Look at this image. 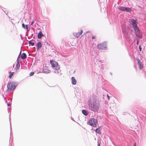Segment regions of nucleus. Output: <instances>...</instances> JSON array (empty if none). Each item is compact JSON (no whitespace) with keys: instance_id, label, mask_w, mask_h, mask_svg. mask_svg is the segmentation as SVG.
I'll return each instance as SVG.
<instances>
[{"instance_id":"f8f14e48","label":"nucleus","mask_w":146,"mask_h":146,"mask_svg":"<svg viewBox=\"0 0 146 146\" xmlns=\"http://www.w3.org/2000/svg\"><path fill=\"white\" fill-rule=\"evenodd\" d=\"M36 46L37 49L39 50V49L41 48L42 46L41 43L40 42H38L37 43Z\"/></svg>"},{"instance_id":"f257e3e1","label":"nucleus","mask_w":146,"mask_h":146,"mask_svg":"<svg viewBox=\"0 0 146 146\" xmlns=\"http://www.w3.org/2000/svg\"><path fill=\"white\" fill-rule=\"evenodd\" d=\"M88 104L89 109L94 112L97 111L99 109V104L94 98H90L89 99Z\"/></svg>"},{"instance_id":"0eeeda50","label":"nucleus","mask_w":146,"mask_h":146,"mask_svg":"<svg viewBox=\"0 0 146 146\" xmlns=\"http://www.w3.org/2000/svg\"><path fill=\"white\" fill-rule=\"evenodd\" d=\"M135 33L136 36L140 38H142V34L140 32L139 29H137L134 31Z\"/></svg>"},{"instance_id":"a878e982","label":"nucleus","mask_w":146,"mask_h":146,"mask_svg":"<svg viewBox=\"0 0 146 146\" xmlns=\"http://www.w3.org/2000/svg\"><path fill=\"white\" fill-rule=\"evenodd\" d=\"M107 96L108 100H110V97L108 94H107Z\"/></svg>"},{"instance_id":"4be33fe9","label":"nucleus","mask_w":146,"mask_h":146,"mask_svg":"<svg viewBox=\"0 0 146 146\" xmlns=\"http://www.w3.org/2000/svg\"><path fill=\"white\" fill-rule=\"evenodd\" d=\"M28 43L29 45H31L32 46H33L35 45V43L34 42H32L31 40L29 41Z\"/></svg>"},{"instance_id":"393cba45","label":"nucleus","mask_w":146,"mask_h":146,"mask_svg":"<svg viewBox=\"0 0 146 146\" xmlns=\"http://www.w3.org/2000/svg\"><path fill=\"white\" fill-rule=\"evenodd\" d=\"M22 27L24 28V29H25V25L24 24V23H23L22 24Z\"/></svg>"},{"instance_id":"423d86ee","label":"nucleus","mask_w":146,"mask_h":146,"mask_svg":"<svg viewBox=\"0 0 146 146\" xmlns=\"http://www.w3.org/2000/svg\"><path fill=\"white\" fill-rule=\"evenodd\" d=\"M98 48L102 50H106L107 49L106 43L104 42L98 45Z\"/></svg>"},{"instance_id":"72a5a7b5","label":"nucleus","mask_w":146,"mask_h":146,"mask_svg":"<svg viewBox=\"0 0 146 146\" xmlns=\"http://www.w3.org/2000/svg\"><path fill=\"white\" fill-rule=\"evenodd\" d=\"M98 146H100V143H98Z\"/></svg>"},{"instance_id":"cd10ccee","label":"nucleus","mask_w":146,"mask_h":146,"mask_svg":"<svg viewBox=\"0 0 146 146\" xmlns=\"http://www.w3.org/2000/svg\"><path fill=\"white\" fill-rule=\"evenodd\" d=\"M82 30H81L80 32V33H79L80 35L82 34Z\"/></svg>"},{"instance_id":"6e6552de","label":"nucleus","mask_w":146,"mask_h":146,"mask_svg":"<svg viewBox=\"0 0 146 146\" xmlns=\"http://www.w3.org/2000/svg\"><path fill=\"white\" fill-rule=\"evenodd\" d=\"M137 60L138 62V64L139 65V69L142 70L143 68V65L142 62L138 58L137 59Z\"/></svg>"},{"instance_id":"b1692460","label":"nucleus","mask_w":146,"mask_h":146,"mask_svg":"<svg viewBox=\"0 0 146 146\" xmlns=\"http://www.w3.org/2000/svg\"><path fill=\"white\" fill-rule=\"evenodd\" d=\"M34 74V72H31V73H30L29 74V76H31L33 75V74Z\"/></svg>"},{"instance_id":"bb28decb","label":"nucleus","mask_w":146,"mask_h":146,"mask_svg":"<svg viewBox=\"0 0 146 146\" xmlns=\"http://www.w3.org/2000/svg\"><path fill=\"white\" fill-rule=\"evenodd\" d=\"M35 22L34 20H33L31 23V25H33Z\"/></svg>"},{"instance_id":"1a4fd4ad","label":"nucleus","mask_w":146,"mask_h":146,"mask_svg":"<svg viewBox=\"0 0 146 146\" xmlns=\"http://www.w3.org/2000/svg\"><path fill=\"white\" fill-rule=\"evenodd\" d=\"M42 72L43 73H48L50 72V70H49L47 67H45L43 68Z\"/></svg>"},{"instance_id":"4468645a","label":"nucleus","mask_w":146,"mask_h":146,"mask_svg":"<svg viewBox=\"0 0 146 146\" xmlns=\"http://www.w3.org/2000/svg\"><path fill=\"white\" fill-rule=\"evenodd\" d=\"M27 57L26 54L25 53H23L21 56V58L23 60L25 59Z\"/></svg>"},{"instance_id":"e433bc0d","label":"nucleus","mask_w":146,"mask_h":146,"mask_svg":"<svg viewBox=\"0 0 146 146\" xmlns=\"http://www.w3.org/2000/svg\"><path fill=\"white\" fill-rule=\"evenodd\" d=\"M137 44H138V41H137Z\"/></svg>"},{"instance_id":"2f4dec72","label":"nucleus","mask_w":146,"mask_h":146,"mask_svg":"<svg viewBox=\"0 0 146 146\" xmlns=\"http://www.w3.org/2000/svg\"><path fill=\"white\" fill-rule=\"evenodd\" d=\"M20 54H19V56H18V58H17V60H19V58H20Z\"/></svg>"},{"instance_id":"473e14b6","label":"nucleus","mask_w":146,"mask_h":146,"mask_svg":"<svg viewBox=\"0 0 146 146\" xmlns=\"http://www.w3.org/2000/svg\"><path fill=\"white\" fill-rule=\"evenodd\" d=\"M10 106V103H8L7 104V106Z\"/></svg>"},{"instance_id":"f3484780","label":"nucleus","mask_w":146,"mask_h":146,"mask_svg":"<svg viewBox=\"0 0 146 146\" xmlns=\"http://www.w3.org/2000/svg\"><path fill=\"white\" fill-rule=\"evenodd\" d=\"M96 133H98L99 134H100L101 133L100 128V127H98L96 129Z\"/></svg>"},{"instance_id":"58836bf2","label":"nucleus","mask_w":146,"mask_h":146,"mask_svg":"<svg viewBox=\"0 0 146 146\" xmlns=\"http://www.w3.org/2000/svg\"><path fill=\"white\" fill-rule=\"evenodd\" d=\"M88 32H86V33H88Z\"/></svg>"},{"instance_id":"dca6fc26","label":"nucleus","mask_w":146,"mask_h":146,"mask_svg":"<svg viewBox=\"0 0 146 146\" xmlns=\"http://www.w3.org/2000/svg\"><path fill=\"white\" fill-rule=\"evenodd\" d=\"M82 112L84 115L86 116L87 115L88 113V112L85 110H82Z\"/></svg>"},{"instance_id":"2eb2a0df","label":"nucleus","mask_w":146,"mask_h":146,"mask_svg":"<svg viewBox=\"0 0 146 146\" xmlns=\"http://www.w3.org/2000/svg\"><path fill=\"white\" fill-rule=\"evenodd\" d=\"M17 63L16 64V67L17 69H19L20 67V61L19 60H17Z\"/></svg>"},{"instance_id":"c756f323","label":"nucleus","mask_w":146,"mask_h":146,"mask_svg":"<svg viewBox=\"0 0 146 146\" xmlns=\"http://www.w3.org/2000/svg\"><path fill=\"white\" fill-rule=\"evenodd\" d=\"M95 36H92V39H95Z\"/></svg>"},{"instance_id":"39448f33","label":"nucleus","mask_w":146,"mask_h":146,"mask_svg":"<svg viewBox=\"0 0 146 146\" xmlns=\"http://www.w3.org/2000/svg\"><path fill=\"white\" fill-rule=\"evenodd\" d=\"M131 22L132 26L134 31L139 29L137 25L136 21L135 20L132 19L131 20Z\"/></svg>"},{"instance_id":"5701e85b","label":"nucleus","mask_w":146,"mask_h":146,"mask_svg":"<svg viewBox=\"0 0 146 146\" xmlns=\"http://www.w3.org/2000/svg\"><path fill=\"white\" fill-rule=\"evenodd\" d=\"M10 75L9 76V78H11L12 77V76H13V74H14V72H12V73H11V72H10Z\"/></svg>"},{"instance_id":"aec40b11","label":"nucleus","mask_w":146,"mask_h":146,"mask_svg":"<svg viewBox=\"0 0 146 146\" xmlns=\"http://www.w3.org/2000/svg\"><path fill=\"white\" fill-rule=\"evenodd\" d=\"M125 7H123L121 6V7H119L118 8V9L119 10H121L122 11H125Z\"/></svg>"},{"instance_id":"f03ea898","label":"nucleus","mask_w":146,"mask_h":146,"mask_svg":"<svg viewBox=\"0 0 146 146\" xmlns=\"http://www.w3.org/2000/svg\"><path fill=\"white\" fill-rule=\"evenodd\" d=\"M17 85V82H11L9 83L7 85V90L10 92L13 90Z\"/></svg>"},{"instance_id":"c9c22d12","label":"nucleus","mask_w":146,"mask_h":146,"mask_svg":"<svg viewBox=\"0 0 146 146\" xmlns=\"http://www.w3.org/2000/svg\"><path fill=\"white\" fill-rule=\"evenodd\" d=\"M21 51H20V53H19V54H20H20H21Z\"/></svg>"},{"instance_id":"7ed1b4c3","label":"nucleus","mask_w":146,"mask_h":146,"mask_svg":"<svg viewBox=\"0 0 146 146\" xmlns=\"http://www.w3.org/2000/svg\"><path fill=\"white\" fill-rule=\"evenodd\" d=\"M97 123V121L96 119L94 118H91L88 121V124L89 125L95 127L96 126Z\"/></svg>"},{"instance_id":"9b49d317","label":"nucleus","mask_w":146,"mask_h":146,"mask_svg":"<svg viewBox=\"0 0 146 146\" xmlns=\"http://www.w3.org/2000/svg\"><path fill=\"white\" fill-rule=\"evenodd\" d=\"M72 83L73 85H75L76 83V80L74 77H72Z\"/></svg>"},{"instance_id":"7c9ffc66","label":"nucleus","mask_w":146,"mask_h":146,"mask_svg":"<svg viewBox=\"0 0 146 146\" xmlns=\"http://www.w3.org/2000/svg\"><path fill=\"white\" fill-rule=\"evenodd\" d=\"M139 49L140 51H141V47L140 46H139Z\"/></svg>"},{"instance_id":"9d476101","label":"nucleus","mask_w":146,"mask_h":146,"mask_svg":"<svg viewBox=\"0 0 146 146\" xmlns=\"http://www.w3.org/2000/svg\"><path fill=\"white\" fill-rule=\"evenodd\" d=\"M54 72L57 74H58L59 76H60L62 73H61V71L59 69H56L55 70Z\"/></svg>"},{"instance_id":"ddd939ff","label":"nucleus","mask_w":146,"mask_h":146,"mask_svg":"<svg viewBox=\"0 0 146 146\" xmlns=\"http://www.w3.org/2000/svg\"><path fill=\"white\" fill-rule=\"evenodd\" d=\"M43 36L44 35L40 31L38 34L37 37L38 38L40 39L41 37Z\"/></svg>"},{"instance_id":"4c0bfd02","label":"nucleus","mask_w":146,"mask_h":146,"mask_svg":"<svg viewBox=\"0 0 146 146\" xmlns=\"http://www.w3.org/2000/svg\"><path fill=\"white\" fill-rule=\"evenodd\" d=\"M133 146H136L135 144Z\"/></svg>"},{"instance_id":"6ab92c4d","label":"nucleus","mask_w":146,"mask_h":146,"mask_svg":"<svg viewBox=\"0 0 146 146\" xmlns=\"http://www.w3.org/2000/svg\"><path fill=\"white\" fill-rule=\"evenodd\" d=\"M125 11H126L127 12H130L131 11V9L130 8L125 7Z\"/></svg>"},{"instance_id":"f704fd0d","label":"nucleus","mask_w":146,"mask_h":146,"mask_svg":"<svg viewBox=\"0 0 146 146\" xmlns=\"http://www.w3.org/2000/svg\"><path fill=\"white\" fill-rule=\"evenodd\" d=\"M10 129H11V123H10Z\"/></svg>"},{"instance_id":"a211bd4d","label":"nucleus","mask_w":146,"mask_h":146,"mask_svg":"<svg viewBox=\"0 0 146 146\" xmlns=\"http://www.w3.org/2000/svg\"><path fill=\"white\" fill-rule=\"evenodd\" d=\"M74 35L77 38H78L80 35L79 33H73Z\"/></svg>"},{"instance_id":"412c9836","label":"nucleus","mask_w":146,"mask_h":146,"mask_svg":"<svg viewBox=\"0 0 146 146\" xmlns=\"http://www.w3.org/2000/svg\"><path fill=\"white\" fill-rule=\"evenodd\" d=\"M122 30L124 34H126L127 33V30L125 28L123 29V28H122Z\"/></svg>"},{"instance_id":"c85d7f7f","label":"nucleus","mask_w":146,"mask_h":146,"mask_svg":"<svg viewBox=\"0 0 146 146\" xmlns=\"http://www.w3.org/2000/svg\"><path fill=\"white\" fill-rule=\"evenodd\" d=\"M25 29H28V26L27 25H25Z\"/></svg>"},{"instance_id":"20e7f679","label":"nucleus","mask_w":146,"mask_h":146,"mask_svg":"<svg viewBox=\"0 0 146 146\" xmlns=\"http://www.w3.org/2000/svg\"><path fill=\"white\" fill-rule=\"evenodd\" d=\"M50 62L53 69L55 70L56 69H59L60 68V66L58 65V63L56 62L51 60L50 61Z\"/></svg>"}]
</instances>
